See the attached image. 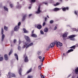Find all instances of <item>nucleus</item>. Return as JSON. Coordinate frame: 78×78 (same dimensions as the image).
Segmentation results:
<instances>
[{"label":"nucleus","mask_w":78,"mask_h":78,"mask_svg":"<svg viewBox=\"0 0 78 78\" xmlns=\"http://www.w3.org/2000/svg\"><path fill=\"white\" fill-rule=\"evenodd\" d=\"M63 56H65V54L64 53H63Z\"/></svg>","instance_id":"nucleus-53"},{"label":"nucleus","mask_w":78,"mask_h":78,"mask_svg":"<svg viewBox=\"0 0 78 78\" xmlns=\"http://www.w3.org/2000/svg\"><path fill=\"white\" fill-rule=\"evenodd\" d=\"M47 19V17L45 18V21H46Z\"/></svg>","instance_id":"nucleus-49"},{"label":"nucleus","mask_w":78,"mask_h":78,"mask_svg":"<svg viewBox=\"0 0 78 78\" xmlns=\"http://www.w3.org/2000/svg\"><path fill=\"white\" fill-rule=\"evenodd\" d=\"M57 29V27H55V28H54L55 30H56Z\"/></svg>","instance_id":"nucleus-47"},{"label":"nucleus","mask_w":78,"mask_h":78,"mask_svg":"<svg viewBox=\"0 0 78 78\" xmlns=\"http://www.w3.org/2000/svg\"><path fill=\"white\" fill-rule=\"evenodd\" d=\"M34 33V30H32V34H33V33Z\"/></svg>","instance_id":"nucleus-52"},{"label":"nucleus","mask_w":78,"mask_h":78,"mask_svg":"<svg viewBox=\"0 0 78 78\" xmlns=\"http://www.w3.org/2000/svg\"><path fill=\"white\" fill-rule=\"evenodd\" d=\"M40 33H41V34H44V32H43L42 30H41L40 31Z\"/></svg>","instance_id":"nucleus-34"},{"label":"nucleus","mask_w":78,"mask_h":78,"mask_svg":"<svg viewBox=\"0 0 78 78\" xmlns=\"http://www.w3.org/2000/svg\"><path fill=\"white\" fill-rule=\"evenodd\" d=\"M70 40H72V41H73L75 40V39L73 38H70Z\"/></svg>","instance_id":"nucleus-42"},{"label":"nucleus","mask_w":78,"mask_h":78,"mask_svg":"<svg viewBox=\"0 0 78 78\" xmlns=\"http://www.w3.org/2000/svg\"><path fill=\"white\" fill-rule=\"evenodd\" d=\"M5 60H8V55H4Z\"/></svg>","instance_id":"nucleus-12"},{"label":"nucleus","mask_w":78,"mask_h":78,"mask_svg":"<svg viewBox=\"0 0 78 78\" xmlns=\"http://www.w3.org/2000/svg\"><path fill=\"white\" fill-rule=\"evenodd\" d=\"M38 58L39 59H42V57L41 56H38Z\"/></svg>","instance_id":"nucleus-29"},{"label":"nucleus","mask_w":78,"mask_h":78,"mask_svg":"<svg viewBox=\"0 0 78 78\" xmlns=\"http://www.w3.org/2000/svg\"><path fill=\"white\" fill-rule=\"evenodd\" d=\"M28 44H27V43H25V44H24V46H23V48H25L27 45H28Z\"/></svg>","instance_id":"nucleus-25"},{"label":"nucleus","mask_w":78,"mask_h":78,"mask_svg":"<svg viewBox=\"0 0 78 78\" xmlns=\"http://www.w3.org/2000/svg\"><path fill=\"white\" fill-rule=\"evenodd\" d=\"M67 33H66L65 34H64L62 35V37H67Z\"/></svg>","instance_id":"nucleus-11"},{"label":"nucleus","mask_w":78,"mask_h":78,"mask_svg":"<svg viewBox=\"0 0 78 78\" xmlns=\"http://www.w3.org/2000/svg\"><path fill=\"white\" fill-rule=\"evenodd\" d=\"M60 1H61V2H62V0H60Z\"/></svg>","instance_id":"nucleus-58"},{"label":"nucleus","mask_w":78,"mask_h":78,"mask_svg":"<svg viewBox=\"0 0 78 78\" xmlns=\"http://www.w3.org/2000/svg\"><path fill=\"white\" fill-rule=\"evenodd\" d=\"M45 5H47V3H45Z\"/></svg>","instance_id":"nucleus-55"},{"label":"nucleus","mask_w":78,"mask_h":78,"mask_svg":"<svg viewBox=\"0 0 78 78\" xmlns=\"http://www.w3.org/2000/svg\"><path fill=\"white\" fill-rule=\"evenodd\" d=\"M20 44V40H19V44Z\"/></svg>","instance_id":"nucleus-51"},{"label":"nucleus","mask_w":78,"mask_h":78,"mask_svg":"<svg viewBox=\"0 0 78 78\" xmlns=\"http://www.w3.org/2000/svg\"><path fill=\"white\" fill-rule=\"evenodd\" d=\"M19 73L20 75H21V73H20V70H19Z\"/></svg>","instance_id":"nucleus-44"},{"label":"nucleus","mask_w":78,"mask_h":78,"mask_svg":"<svg viewBox=\"0 0 78 78\" xmlns=\"http://www.w3.org/2000/svg\"><path fill=\"white\" fill-rule=\"evenodd\" d=\"M24 37L27 41H28V42H30V38L26 36H24Z\"/></svg>","instance_id":"nucleus-3"},{"label":"nucleus","mask_w":78,"mask_h":78,"mask_svg":"<svg viewBox=\"0 0 78 78\" xmlns=\"http://www.w3.org/2000/svg\"><path fill=\"white\" fill-rule=\"evenodd\" d=\"M54 11H59V10H61V9L58 8H55L54 9Z\"/></svg>","instance_id":"nucleus-14"},{"label":"nucleus","mask_w":78,"mask_h":78,"mask_svg":"<svg viewBox=\"0 0 78 78\" xmlns=\"http://www.w3.org/2000/svg\"><path fill=\"white\" fill-rule=\"evenodd\" d=\"M12 53V51L11 50L9 53V55H10Z\"/></svg>","instance_id":"nucleus-38"},{"label":"nucleus","mask_w":78,"mask_h":78,"mask_svg":"<svg viewBox=\"0 0 78 78\" xmlns=\"http://www.w3.org/2000/svg\"><path fill=\"white\" fill-rule=\"evenodd\" d=\"M17 3H18H18H19V2H17Z\"/></svg>","instance_id":"nucleus-60"},{"label":"nucleus","mask_w":78,"mask_h":78,"mask_svg":"<svg viewBox=\"0 0 78 78\" xmlns=\"http://www.w3.org/2000/svg\"><path fill=\"white\" fill-rule=\"evenodd\" d=\"M24 57H25V58L24 61L25 62H28V57L26 55H24Z\"/></svg>","instance_id":"nucleus-4"},{"label":"nucleus","mask_w":78,"mask_h":78,"mask_svg":"<svg viewBox=\"0 0 78 78\" xmlns=\"http://www.w3.org/2000/svg\"><path fill=\"white\" fill-rule=\"evenodd\" d=\"M32 76H28L27 77V78H32Z\"/></svg>","instance_id":"nucleus-35"},{"label":"nucleus","mask_w":78,"mask_h":78,"mask_svg":"<svg viewBox=\"0 0 78 78\" xmlns=\"http://www.w3.org/2000/svg\"><path fill=\"white\" fill-rule=\"evenodd\" d=\"M75 72L76 74H78V67L75 70Z\"/></svg>","instance_id":"nucleus-19"},{"label":"nucleus","mask_w":78,"mask_h":78,"mask_svg":"<svg viewBox=\"0 0 78 78\" xmlns=\"http://www.w3.org/2000/svg\"><path fill=\"white\" fill-rule=\"evenodd\" d=\"M73 31H75L76 30V29H73Z\"/></svg>","instance_id":"nucleus-45"},{"label":"nucleus","mask_w":78,"mask_h":78,"mask_svg":"<svg viewBox=\"0 0 78 78\" xmlns=\"http://www.w3.org/2000/svg\"><path fill=\"white\" fill-rule=\"evenodd\" d=\"M21 24V23L20 22H19L18 23V26H20Z\"/></svg>","instance_id":"nucleus-37"},{"label":"nucleus","mask_w":78,"mask_h":78,"mask_svg":"<svg viewBox=\"0 0 78 78\" xmlns=\"http://www.w3.org/2000/svg\"><path fill=\"white\" fill-rule=\"evenodd\" d=\"M75 36H76V35H72L69 37V38H73V37H75Z\"/></svg>","instance_id":"nucleus-13"},{"label":"nucleus","mask_w":78,"mask_h":78,"mask_svg":"<svg viewBox=\"0 0 78 78\" xmlns=\"http://www.w3.org/2000/svg\"><path fill=\"white\" fill-rule=\"evenodd\" d=\"M32 16V14H30L29 15V16Z\"/></svg>","instance_id":"nucleus-50"},{"label":"nucleus","mask_w":78,"mask_h":78,"mask_svg":"<svg viewBox=\"0 0 78 78\" xmlns=\"http://www.w3.org/2000/svg\"><path fill=\"white\" fill-rule=\"evenodd\" d=\"M16 40H14V43H16Z\"/></svg>","instance_id":"nucleus-43"},{"label":"nucleus","mask_w":78,"mask_h":78,"mask_svg":"<svg viewBox=\"0 0 78 78\" xmlns=\"http://www.w3.org/2000/svg\"><path fill=\"white\" fill-rule=\"evenodd\" d=\"M4 29L5 30L7 31V30H8V27H6V26H4Z\"/></svg>","instance_id":"nucleus-24"},{"label":"nucleus","mask_w":78,"mask_h":78,"mask_svg":"<svg viewBox=\"0 0 78 78\" xmlns=\"http://www.w3.org/2000/svg\"><path fill=\"white\" fill-rule=\"evenodd\" d=\"M44 32H47L48 31V29L47 28H45L44 30Z\"/></svg>","instance_id":"nucleus-22"},{"label":"nucleus","mask_w":78,"mask_h":78,"mask_svg":"<svg viewBox=\"0 0 78 78\" xmlns=\"http://www.w3.org/2000/svg\"><path fill=\"white\" fill-rule=\"evenodd\" d=\"M66 9L68 10L69 9V7H64V8H62V10L63 11H66Z\"/></svg>","instance_id":"nucleus-9"},{"label":"nucleus","mask_w":78,"mask_h":78,"mask_svg":"<svg viewBox=\"0 0 78 78\" xmlns=\"http://www.w3.org/2000/svg\"><path fill=\"white\" fill-rule=\"evenodd\" d=\"M47 17H48V18H49V16H47Z\"/></svg>","instance_id":"nucleus-56"},{"label":"nucleus","mask_w":78,"mask_h":78,"mask_svg":"<svg viewBox=\"0 0 78 78\" xmlns=\"http://www.w3.org/2000/svg\"><path fill=\"white\" fill-rule=\"evenodd\" d=\"M75 13L76 14V15H77V13H76V11H75Z\"/></svg>","instance_id":"nucleus-46"},{"label":"nucleus","mask_w":78,"mask_h":78,"mask_svg":"<svg viewBox=\"0 0 78 78\" xmlns=\"http://www.w3.org/2000/svg\"><path fill=\"white\" fill-rule=\"evenodd\" d=\"M16 58V59L17 60V61L19 60L18 58V56L16 54H14Z\"/></svg>","instance_id":"nucleus-18"},{"label":"nucleus","mask_w":78,"mask_h":78,"mask_svg":"<svg viewBox=\"0 0 78 78\" xmlns=\"http://www.w3.org/2000/svg\"><path fill=\"white\" fill-rule=\"evenodd\" d=\"M56 45L57 47H58V45H59L60 46H62V43H61L59 42H58L56 44Z\"/></svg>","instance_id":"nucleus-6"},{"label":"nucleus","mask_w":78,"mask_h":78,"mask_svg":"<svg viewBox=\"0 0 78 78\" xmlns=\"http://www.w3.org/2000/svg\"><path fill=\"white\" fill-rule=\"evenodd\" d=\"M37 28L38 29H41V28H42V26H41V25H39L37 26Z\"/></svg>","instance_id":"nucleus-16"},{"label":"nucleus","mask_w":78,"mask_h":78,"mask_svg":"<svg viewBox=\"0 0 78 78\" xmlns=\"http://www.w3.org/2000/svg\"><path fill=\"white\" fill-rule=\"evenodd\" d=\"M19 29V26H16L14 28V30L15 31H18Z\"/></svg>","instance_id":"nucleus-5"},{"label":"nucleus","mask_w":78,"mask_h":78,"mask_svg":"<svg viewBox=\"0 0 78 78\" xmlns=\"http://www.w3.org/2000/svg\"><path fill=\"white\" fill-rule=\"evenodd\" d=\"M26 17V16H24L23 17V19L22 20L23 21V20H25V18Z\"/></svg>","instance_id":"nucleus-33"},{"label":"nucleus","mask_w":78,"mask_h":78,"mask_svg":"<svg viewBox=\"0 0 78 78\" xmlns=\"http://www.w3.org/2000/svg\"><path fill=\"white\" fill-rule=\"evenodd\" d=\"M31 69H30L29 71H27V73H30V72H31Z\"/></svg>","instance_id":"nucleus-28"},{"label":"nucleus","mask_w":78,"mask_h":78,"mask_svg":"<svg viewBox=\"0 0 78 78\" xmlns=\"http://www.w3.org/2000/svg\"><path fill=\"white\" fill-rule=\"evenodd\" d=\"M53 20H51L50 21V23H53Z\"/></svg>","instance_id":"nucleus-32"},{"label":"nucleus","mask_w":78,"mask_h":78,"mask_svg":"<svg viewBox=\"0 0 78 78\" xmlns=\"http://www.w3.org/2000/svg\"><path fill=\"white\" fill-rule=\"evenodd\" d=\"M11 47H12V44H11Z\"/></svg>","instance_id":"nucleus-57"},{"label":"nucleus","mask_w":78,"mask_h":78,"mask_svg":"<svg viewBox=\"0 0 78 78\" xmlns=\"http://www.w3.org/2000/svg\"><path fill=\"white\" fill-rule=\"evenodd\" d=\"M33 45V43H31L27 46L26 48H28V47H30V46H32Z\"/></svg>","instance_id":"nucleus-10"},{"label":"nucleus","mask_w":78,"mask_h":78,"mask_svg":"<svg viewBox=\"0 0 78 78\" xmlns=\"http://www.w3.org/2000/svg\"><path fill=\"white\" fill-rule=\"evenodd\" d=\"M3 58L2 57L0 58V61H3Z\"/></svg>","instance_id":"nucleus-30"},{"label":"nucleus","mask_w":78,"mask_h":78,"mask_svg":"<svg viewBox=\"0 0 78 78\" xmlns=\"http://www.w3.org/2000/svg\"><path fill=\"white\" fill-rule=\"evenodd\" d=\"M10 6L11 7V8H12V7H13V6L12 5V4H10Z\"/></svg>","instance_id":"nucleus-40"},{"label":"nucleus","mask_w":78,"mask_h":78,"mask_svg":"<svg viewBox=\"0 0 78 78\" xmlns=\"http://www.w3.org/2000/svg\"><path fill=\"white\" fill-rule=\"evenodd\" d=\"M4 9L5 10V11H8V8H6V7H4Z\"/></svg>","instance_id":"nucleus-23"},{"label":"nucleus","mask_w":78,"mask_h":78,"mask_svg":"<svg viewBox=\"0 0 78 78\" xmlns=\"http://www.w3.org/2000/svg\"><path fill=\"white\" fill-rule=\"evenodd\" d=\"M1 34H2V41H3L4 37H5V35L3 34V28L2 29Z\"/></svg>","instance_id":"nucleus-1"},{"label":"nucleus","mask_w":78,"mask_h":78,"mask_svg":"<svg viewBox=\"0 0 78 78\" xmlns=\"http://www.w3.org/2000/svg\"><path fill=\"white\" fill-rule=\"evenodd\" d=\"M45 58V57H44L42 60V62H43L44 61V59Z\"/></svg>","instance_id":"nucleus-36"},{"label":"nucleus","mask_w":78,"mask_h":78,"mask_svg":"<svg viewBox=\"0 0 78 78\" xmlns=\"http://www.w3.org/2000/svg\"><path fill=\"white\" fill-rule=\"evenodd\" d=\"M40 6L38 7V11L36 12L37 14H39L41 12V10H40Z\"/></svg>","instance_id":"nucleus-8"},{"label":"nucleus","mask_w":78,"mask_h":78,"mask_svg":"<svg viewBox=\"0 0 78 78\" xmlns=\"http://www.w3.org/2000/svg\"><path fill=\"white\" fill-rule=\"evenodd\" d=\"M45 25V23L44 22L43 24V26H44V25Z\"/></svg>","instance_id":"nucleus-41"},{"label":"nucleus","mask_w":78,"mask_h":78,"mask_svg":"<svg viewBox=\"0 0 78 78\" xmlns=\"http://www.w3.org/2000/svg\"><path fill=\"white\" fill-rule=\"evenodd\" d=\"M55 46V43H51L50 44V46H49V48H51L52 47H53Z\"/></svg>","instance_id":"nucleus-7"},{"label":"nucleus","mask_w":78,"mask_h":78,"mask_svg":"<svg viewBox=\"0 0 78 78\" xmlns=\"http://www.w3.org/2000/svg\"><path fill=\"white\" fill-rule=\"evenodd\" d=\"M77 47H78V44H77Z\"/></svg>","instance_id":"nucleus-59"},{"label":"nucleus","mask_w":78,"mask_h":78,"mask_svg":"<svg viewBox=\"0 0 78 78\" xmlns=\"http://www.w3.org/2000/svg\"><path fill=\"white\" fill-rule=\"evenodd\" d=\"M31 36L32 37H37V35H36V34H31Z\"/></svg>","instance_id":"nucleus-15"},{"label":"nucleus","mask_w":78,"mask_h":78,"mask_svg":"<svg viewBox=\"0 0 78 78\" xmlns=\"http://www.w3.org/2000/svg\"><path fill=\"white\" fill-rule=\"evenodd\" d=\"M75 46L74 45L70 48H74V49H75Z\"/></svg>","instance_id":"nucleus-26"},{"label":"nucleus","mask_w":78,"mask_h":78,"mask_svg":"<svg viewBox=\"0 0 78 78\" xmlns=\"http://www.w3.org/2000/svg\"><path fill=\"white\" fill-rule=\"evenodd\" d=\"M59 5V3L57 2L56 4L54 5V6H58V5Z\"/></svg>","instance_id":"nucleus-21"},{"label":"nucleus","mask_w":78,"mask_h":78,"mask_svg":"<svg viewBox=\"0 0 78 78\" xmlns=\"http://www.w3.org/2000/svg\"><path fill=\"white\" fill-rule=\"evenodd\" d=\"M36 2V0H31V3H33Z\"/></svg>","instance_id":"nucleus-27"},{"label":"nucleus","mask_w":78,"mask_h":78,"mask_svg":"<svg viewBox=\"0 0 78 78\" xmlns=\"http://www.w3.org/2000/svg\"><path fill=\"white\" fill-rule=\"evenodd\" d=\"M41 78H45V77L43 75H41Z\"/></svg>","instance_id":"nucleus-31"},{"label":"nucleus","mask_w":78,"mask_h":78,"mask_svg":"<svg viewBox=\"0 0 78 78\" xmlns=\"http://www.w3.org/2000/svg\"><path fill=\"white\" fill-rule=\"evenodd\" d=\"M73 51V49H71L69 50L67 52V53H70V52H71V51Z\"/></svg>","instance_id":"nucleus-17"},{"label":"nucleus","mask_w":78,"mask_h":78,"mask_svg":"<svg viewBox=\"0 0 78 78\" xmlns=\"http://www.w3.org/2000/svg\"><path fill=\"white\" fill-rule=\"evenodd\" d=\"M38 68L39 69H41V66H38Z\"/></svg>","instance_id":"nucleus-39"},{"label":"nucleus","mask_w":78,"mask_h":78,"mask_svg":"<svg viewBox=\"0 0 78 78\" xmlns=\"http://www.w3.org/2000/svg\"><path fill=\"white\" fill-rule=\"evenodd\" d=\"M9 75V77H11V75H12V77H16V75L13 73H11L9 72L8 73Z\"/></svg>","instance_id":"nucleus-2"},{"label":"nucleus","mask_w":78,"mask_h":78,"mask_svg":"<svg viewBox=\"0 0 78 78\" xmlns=\"http://www.w3.org/2000/svg\"><path fill=\"white\" fill-rule=\"evenodd\" d=\"M18 50H20V46L18 47Z\"/></svg>","instance_id":"nucleus-48"},{"label":"nucleus","mask_w":78,"mask_h":78,"mask_svg":"<svg viewBox=\"0 0 78 78\" xmlns=\"http://www.w3.org/2000/svg\"><path fill=\"white\" fill-rule=\"evenodd\" d=\"M31 7H29V9H31Z\"/></svg>","instance_id":"nucleus-54"},{"label":"nucleus","mask_w":78,"mask_h":78,"mask_svg":"<svg viewBox=\"0 0 78 78\" xmlns=\"http://www.w3.org/2000/svg\"><path fill=\"white\" fill-rule=\"evenodd\" d=\"M23 31L24 33H28V31H27V30H26L25 29H23Z\"/></svg>","instance_id":"nucleus-20"}]
</instances>
